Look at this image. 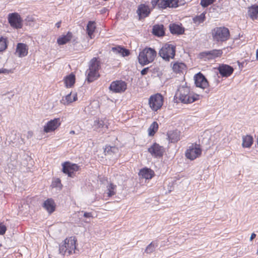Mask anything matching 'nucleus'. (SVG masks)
<instances>
[{
	"mask_svg": "<svg viewBox=\"0 0 258 258\" xmlns=\"http://www.w3.org/2000/svg\"><path fill=\"white\" fill-rule=\"evenodd\" d=\"M248 14L252 20L257 19L258 6H252L250 7L248 9Z\"/></svg>",
	"mask_w": 258,
	"mask_h": 258,
	"instance_id": "obj_28",
	"label": "nucleus"
},
{
	"mask_svg": "<svg viewBox=\"0 0 258 258\" xmlns=\"http://www.w3.org/2000/svg\"><path fill=\"white\" fill-rule=\"evenodd\" d=\"M79 166L76 164H72L69 162L62 164V171L67 174L69 176L72 177L74 172L78 171Z\"/></svg>",
	"mask_w": 258,
	"mask_h": 258,
	"instance_id": "obj_11",
	"label": "nucleus"
},
{
	"mask_svg": "<svg viewBox=\"0 0 258 258\" xmlns=\"http://www.w3.org/2000/svg\"><path fill=\"white\" fill-rule=\"evenodd\" d=\"M167 2H168V4L169 6L168 7H176L178 6L177 4V0H167Z\"/></svg>",
	"mask_w": 258,
	"mask_h": 258,
	"instance_id": "obj_41",
	"label": "nucleus"
},
{
	"mask_svg": "<svg viewBox=\"0 0 258 258\" xmlns=\"http://www.w3.org/2000/svg\"><path fill=\"white\" fill-rule=\"evenodd\" d=\"M222 54V51L221 50L213 49L210 51L202 52L200 53V56L203 58H205L208 59H212L221 56Z\"/></svg>",
	"mask_w": 258,
	"mask_h": 258,
	"instance_id": "obj_15",
	"label": "nucleus"
},
{
	"mask_svg": "<svg viewBox=\"0 0 258 258\" xmlns=\"http://www.w3.org/2000/svg\"><path fill=\"white\" fill-rule=\"evenodd\" d=\"M6 227L2 223H0V235H3L6 231Z\"/></svg>",
	"mask_w": 258,
	"mask_h": 258,
	"instance_id": "obj_42",
	"label": "nucleus"
},
{
	"mask_svg": "<svg viewBox=\"0 0 258 258\" xmlns=\"http://www.w3.org/2000/svg\"><path fill=\"white\" fill-rule=\"evenodd\" d=\"M158 2L159 0H152L151 3L153 7L155 8L156 6L158 7Z\"/></svg>",
	"mask_w": 258,
	"mask_h": 258,
	"instance_id": "obj_46",
	"label": "nucleus"
},
{
	"mask_svg": "<svg viewBox=\"0 0 258 258\" xmlns=\"http://www.w3.org/2000/svg\"><path fill=\"white\" fill-rule=\"evenodd\" d=\"M157 52L153 48H145L141 51L138 56V60L142 66L146 65L154 61Z\"/></svg>",
	"mask_w": 258,
	"mask_h": 258,
	"instance_id": "obj_3",
	"label": "nucleus"
},
{
	"mask_svg": "<svg viewBox=\"0 0 258 258\" xmlns=\"http://www.w3.org/2000/svg\"><path fill=\"white\" fill-rule=\"evenodd\" d=\"M215 0H201L200 4L203 7H207L212 4Z\"/></svg>",
	"mask_w": 258,
	"mask_h": 258,
	"instance_id": "obj_40",
	"label": "nucleus"
},
{
	"mask_svg": "<svg viewBox=\"0 0 258 258\" xmlns=\"http://www.w3.org/2000/svg\"><path fill=\"white\" fill-rule=\"evenodd\" d=\"M149 152L155 157H162L164 152V149L162 146L157 143H154L148 149Z\"/></svg>",
	"mask_w": 258,
	"mask_h": 258,
	"instance_id": "obj_13",
	"label": "nucleus"
},
{
	"mask_svg": "<svg viewBox=\"0 0 258 258\" xmlns=\"http://www.w3.org/2000/svg\"><path fill=\"white\" fill-rule=\"evenodd\" d=\"M93 126L95 130L108 127L107 125L104 122V121L100 119L95 120Z\"/></svg>",
	"mask_w": 258,
	"mask_h": 258,
	"instance_id": "obj_34",
	"label": "nucleus"
},
{
	"mask_svg": "<svg viewBox=\"0 0 258 258\" xmlns=\"http://www.w3.org/2000/svg\"><path fill=\"white\" fill-rule=\"evenodd\" d=\"M75 82V76L71 74L67 76L64 79V83L67 87H71Z\"/></svg>",
	"mask_w": 258,
	"mask_h": 258,
	"instance_id": "obj_29",
	"label": "nucleus"
},
{
	"mask_svg": "<svg viewBox=\"0 0 258 258\" xmlns=\"http://www.w3.org/2000/svg\"><path fill=\"white\" fill-rule=\"evenodd\" d=\"M202 153V149L200 145L198 144H192L188 147L185 152V156L187 158L193 160L199 157Z\"/></svg>",
	"mask_w": 258,
	"mask_h": 258,
	"instance_id": "obj_8",
	"label": "nucleus"
},
{
	"mask_svg": "<svg viewBox=\"0 0 258 258\" xmlns=\"http://www.w3.org/2000/svg\"><path fill=\"white\" fill-rule=\"evenodd\" d=\"M8 19L11 26L15 29H20L23 26V20L20 15L17 13H10Z\"/></svg>",
	"mask_w": 258,
	"mask_h": 258,
	"instance_id": "obj_9",
	"label": "nucleus"
},
{
	"mask_svg": "<svg viewBox=\"0 0 258 258\" xmlns=\"http://www.w3.org/2000/svg\"><path fill=\"white\" fill-rule=\"evenodd\" d=\"M255 237L256 234L254 233H252L250 237V240L252 241Z\"/></svg>",
	"mask_w": 258,
	"mask_h": 258,
	"instance_id": "obj_48",
	"label": "nucleus"
},
{
	"mask_svg": "<svg viewBox=\"0 0 258 258\" xmlns=\"http://www.w3.org/2000/svg\"><path fill=\"white\" fill-rule=\"evenodd\" d=\"M256 56L257 59H258V49L256 50Z\"/></svg>",
	"mask_w": 258,
	"mask_h": 258,
	"instance_id": "obj_50",
	"label": "nucleus"
},
{
	"mask_svg": "<svg viewBox=\"0 0 258 258\" xmlns=\"http://www.w3.org/2000/svg\"><path fill=\"white\" fill-rule=\"evenodd\" d=\"M218 70L222 76L226 77L230 76L233 72V69L227 64L220 65L218 68Z\"/></svg>",
	"mask_w": 258,
	"mask_h": 258,
	"instance_id": "obj_18",
	"label": "nucleus"
},
{
	"mask_svg": "<svg viewBox=\"0 0 258 258\" xmlns=\"http://www.w3.org/2000/svg\"><path fill=\"white\" fill-rule=\"evenodd\" d=\"M43 207L49 214H51L54 211L55 205L52 199H48L44 201Z\"/></svg>",
	"mask_w": 258,
	"mask_h": 258,
	"instance_id": "obj_20",
	"label": "nucleus"
},
{
	"mask_svg": "<svg viewBox=\"0 0 258 258\" xmlns=\"http://www.w3.org/2000/svg\"><path fill=\"white\" fill-rule=\"evenodd\" d=\"M100 68V62L96 57H93L89 62V67L86 71V79L89 83L97 80L100 76L99 70Z\"/></svg>",
	"mask_w": 258,
	"mask_h": 258,
	"instance_id": "obj_1",
	"label": "nucleus"
},
{
	"mask_svg": "<svg viewBox=\"0 0 258 258\" xmlns=\"http://www.w3.org/2000/svg\"><path fill=\"white\" fill-rule=\"evenodd\" d=\"M60 22H57L56 24V26L57 28H59L60 27Z\"/></svg>",
	"mask_w": 258,
	"mask_h": 258,
	"instance_id": "obj_49",
	"label": "nucleus"
},
{
	"mask_svg": "<svg viewBox=\"0 0 258 258\" xmlns=\"http://www.w3.org/2000/svg\"><path fill=\"white\" fill-rule=\"evenodd\" d=\"M137 13L140 20L147 17L150 13V10L148 6L141 4L138 6Z\"/></svg>",
	"mask_w": 258,
	"mask_h": 258,
	"instance_id": "obj_16",
	"label": "nucleus"
},
{
	"mask_svg": "<svg viewBox=\"0 0 258 258\" xmlns=\"http://www.w3.org/2000/svg\"><path fill=\"white\" fill-rule=\"evenodd\" d=\"M7 47V40L3 37H0V52L5 50Z\"/></svg>",
	"mask_w": 258,
	"mask_h": 258,
	"instance_id": "obj_37",
	"label": "nucleus"
},
{
	"mask_svg": "<svg viewBox=\"0 0 258 258\" xmlns=\"http://www.w3.org/2000/svg\"><path fill=\"white\" fill-rule=\"evenodd\" d=\"M76 249V240L72 237L66 238L63 242L59 245V253L64 254H71L75 252Z\"/></svg>",
	"mask_w": 258,
	"mask_h": 258,
	"instance_id": "obj_4",
	"label": "nucleus"
},
{
	"mask_svg": "<svg viewBox=\"0 0 258 258\" xmlns=\"http://www.w3.org/2000/svg\"><path fill=\"white\" fill-rule=\"evenodd\" d=\"M72 38V33L70 32H68L66 35H63L58 38L57 41L59 45H63L70 41Z\"/></svg>",
	"mask_w": 258,
	"mask_h": 258,
	"instance_id": "obj_27",
	"label": "nucleus"
},
{
	"mask_svg": "<svg viewBox=\"0 0 258 258\" xmlns=\"http://www.w3.org/2000/svg\"><path fill=\"white\" fill-rule=\"evenodd\" d=\"M205 14L203 13L200 15L197 16L193 18L194 23L197 26L205 20Z\"/></svg>",
	"mask_w": 258,
	"mask_h": 258,
	"instance_id": "obj_35",
	"label": "nucleus"
},
{
	"mask_svg": "<svg viewBox=\"0 0 258 258\" xmlns=\"http://www.w3.org/2000/svg\"><path fill=\"white\" fill-rule=\"evenodd\" d=\"M253 139L251 136L247 135L242 137V146L243 148H250L253 144Z\"/></svg>",
	"mask_w": 258,
	"mask_h": 258,
	"instance_id": "obj_25",
	"label": "nucleus"
},
{
	"mask_svg": "<svg viewBox=\"0 0 258 258\" xmlns=\"http://www.w3.org/2000/svg\"><path fill=\"white\" fill-rule=\"evenodd\" d=\"M70 134H75V131H71L70 132Z\"/></svg>",
	"mask_w": 258,
	"mask_h": 258,
	"instance_id": "obj_51",
	"label": "nucleus"
},
{
	"mask_svg": "<svg viewBox=\"0 0 258 258\" xmlns=\"http://www.w3.org/2000/svg\"><path fill=\"white\" fill-rule=\"evenodd\" d=\"M168 2L165 0H159L158 8L161 9H166L169 6Z\"/></svg>",
	"mask_w": 258,
	"mask_h": 258,
	"instance_id": "obj_39",
	"label": "nucleus"
},
{
	"mask_svg": "<svg viewBox=\"0 0 258 258\" xmlns=\"http://www.w3.org/2000/svg\"><path fill=\"white\" fill-rule=\"evenodd\" d=\"M157 246V244L156 243L154 242H152L147 246L145 252H146L147 253H151L155 250Z\"/></svg>",
	"mask_w": 258,
	"mask_h": 258,
	"instance_id": "obj_36",
	"label": "nucleus"
},
{
	"mask_svg": "<svg viewBox=\"0 0 258 258\" xmlns=\"http://www.w3.org/2000/svg\"><path fill=\"white\" fill-rule=\"evenodd\" d=\"M194 79L197 87L204 89L208 86V82L206 78L202 73L197 74L195 76Z\"/></svg>",
	"mask_w": 258,
	"mask_h": 258,
	"instance_id": "obj_14",
	"label": "nucleus"
},
{
	"mask_svg": "<svg viewBox=\"0 0 258 258\" xmlns=\"http://www.w3.org/2000/svg\"><path fill=\"white\" fill-rule=\"evenodd\" d=\"M53 185L55 186L58 187L59 188H61L62 186V185L60 182V180L59 178H57L55 181L53 182Z\"/></svg>",
	"mask_w": 258,
	"mask_h": 258,
	"instance_id": "obj_43",
	"label": "nucleus"
},
{
	"mask_svg": "<svg viewBox=\"0 0 258 258\" xmlns=\"http://www.w3.org/2000/svg\"><path fill=\"white\" fill-rule=\"evenodd\" d=\"M116 186L112 183H109L107 186V194L110 197L115 195Z\"/></svg>",
	"mask_w": 258,
	"mask_h": 258,
	"instance_id": "obj_33",
	"label": "nucleus"
},
{
	"mask_svg": "<svg viewBox=\"0 0 258 258\" xmlns=\"http://www.w3.org/2000/svg\"><path fill=\"white\" fill-rule=\"evenodd\" d=\"M117 150V149L115 147H112V146H106V147L104 149V153L105 155L107 154H111V153H114L115 152V151Z\"/></svg>",
	"mask_w": 258,
	"mask_h": 258,
	"instance_id": "obj_38",
	"label": "nucleus"
},
{
	"mask_svg": "<svg viewBox=\"0 0 258 258\" xmlns=\"http://www.w3.org/2000/svg\"><path fill=\"white\" fill-rule=\"evenodd\" d=\"M169 30L173 34L181 35L184 32V28L182 27L181 24H171L169 25Z\"/></svg>",
	"mask_w": 258,
	"mask_h": 258,
	"instance_id": "obj_19",
	"label": "nucleus"
},
{
	"mask_svg": "<svg viewBox=\"0 0 258 258\" xmlns=\"http://www.w3.org/2000/svg\"><path fill=\"white\" fill-rule=\"evenodd\" d=\"M176 47L174 45L169 44H165L159 51V55L165 61H169L170 59L174 58L175 55Z\"/></svg>",
	"mask_w": 258,
	"mask_h": 258,
	"instance_id": "obj_5",
	"label": "nucleus"
},
{
	"mask_svg": "<svg viewBox=\"0 0 258 258\" xmlns=\"http://www.w3.org/2000/svg\"><path fill=\"white\" fill-rule=\"evenodd\" d=\"M28 46L24 43H18L16 50V54L20 57L26 56L28 54Z\"/></svg>",
	"mask_w": 258,
	"mask_h": 258,
	"instance_id": "obj_17",
	"label": "nucleus"
},
{
	"mask_svg": "<svg viewBox=\"0 0 258 258\" xmlns=\"http://www.w3.org/2000/svg\"><path fill=\"white\" fill-rule=\"evenodd\" d=\"M158 124L157 122L154 121L149 126L148 131V135L150 136H153L156 133V132L158 131Z\"/></svg>",
	"mask_w": 258,
	"mask_h": 258,
	"instance_id": "obj_32",
	"label": "nucleus"
},
{
	"mask_svg": "<svg viewBox=\"0 0 258 258\" xmlns=\"http://www.w3.org/2000/svg\"><path fill=\"white\" fill-rule=\"evenodd\" d=\"M153 34L157 36L160 37L165 35L164 26L162 24L155 25L152 29Z\"/></svg>",
	"mask_w": 258,
	"mask_h": 258,
	"instance_id": "obj_23",
	"label": "nucleus"
},
{
	"mask_svg": "<svg viewBox=\"0 0 258 258\" xmlns=\"http://www.w3.org/2000/svg\"><path fill=\"white\" fill-rule=\"evenodd\" d=\"M185 68V65L182 62H176L173 64L172 69L175 73L182 72Z\"/></svg>",
	"mask_w": 258,
	"mask_h": 258,
	"instance_id": "obj_30",
	"label": "nucleus"
},
{
	"mask_svg": "<svg viewBox=\"0 0 258 258\" xmlns=\"http://www.w3.org/2000/svg\"><path fill=\"white\" fill-rule=\"evenodd\" d=\"M163 97L159 93L151 95L148 100L149 107L153 111L160 109L163 104Z\"/></svg>",
	"mask_w": 258,
	"mask_h": 258,
	"instance_id": "obj_7",
	"label": "nucleus"
},
{
	"mask_svg": "<svg viewBox=\"0 0 258 258\" xmlns=\"http://www.w3.org/2000/svg\"><path fill=\"white\" fill-rule=\"evenodd\" d=\"M149 70V68L148 67L143 69L141 71V75L143 76L146 75L147 74V73L148 72Z\"/></svg>",
	"mask_w": 258,
	"mask_h": 258,
	"instance_id": "obj_45",
	"label": "nucleus"
},
{
	"mask_svg": "<svg viewBox=\"0 0 258 258\" xmlns=\"http://www.w3.org/2000/svg\"><path fill=\"white\" fill-rule=\"evenodd\" d=\"M180 132L175 130L168 133V138L171 143H176L180 140Z\"/></svg>",
	"mask_w": 258,
	"mask_h": 258,
	"instance_id": "obj_24",
	"label": "nucleus"
},
{
	"mask_svg": "<svg viewBox=\"0 0 258 258\" xmlns=\"http://www.w3.org/2000/svg\"><path fill=\"white\" fill-rule=\"evenodd\" d=\"M96 28L95 24L94 21H89L87 26V31L88 35L92 38V35L93 34Z\"/></svg>",
	"mask_w": 258,
	"mask_h": 258,
	"instance_id": "obj_31",
	"label": "nucleus"
},
{
	"mask_svg": "<svg viewBox=\"0 0 258 258\" xmlns=\"http://www.w3.org/2000/svg\"><path fill=\"white\" fill-rule=\"evenodd\" d=\"M84 217L85 218H90L92 217V215L91 213L84 212Z\"/></svg>",
	"mask_w": 258,
	"mask_h": 258,
	"instance_id": "obj_47",
	"label": "nucleus"
},
{
	"mask_svg": "<svg viewBox=\"0 0 258 258\" xmlns=\"http://www.w3.org/2000/svg\"><path fill=\"white\" fill-rule=\"evenodd\" d=\"M139 175L146 179H150L154 175V172L151 169L145 168L140 171Z\"/></svg>",
	"mask_w": 258,
	"mask_h": 258,
	"instance_id": "obj_21",
	"label": "nucleus"
},
{
	"mask_svg": "<svg viewBox=\"0 0 258 258\" xmlns=\"http://www.w3.org/2000/svg\"><path fill=\"white\" fill-rule=\"evenodd\" d=\"M111 50L115 54H119L122 56H126L129 55L130 52L128 50L120 46L112 47Z\"/></svg>",
	"mask_w": 258,
	"mask_h": 258,
	"instance_id": "obj_26",
	"label": "nucleus"
},
{
	"mask_svg": "<svg viewBox=\"0 0 258 258\" xmlns=\"http://www.w3.org/2000/svg\"><path fill=\"white\" fill-rule=\"evenodd\" d=\"M175 97L181 102L191 103L197 99L198 95H194L190 92L189 88L187 86H180L175 94Z\"/></svg>",
	"mask_w": 258,
	"mask_h": 258,
	"instance_id": "obj_2",
	"label": "nucleus"
},
{
	"mask_svg": "<svg viewBox=\"0 0 258 258\" xmlns=\"http://www.w3.org/2000/svg\"><path fill=\"white\" fill-rule=\"evenodd\" d=\"M127 88V84L122 80L113 81L110 85L109 89L110 91L115 93L124 92Z\"/></svg>",
	"mask_w": 258,
	"mask_h": 258,
	"instance_id": "obj_10",
	"label": "nucleus"
},
{
	"mask_svg": "<svg viewBox=\"0 0 258 258\" xmlns=\"http://www.w3.org/2000/svg\"><path fill=\"white\" fill-rule=\"evenodd\" d=\"M77 99V96L76 93L71 92L68 94L64 98H62L61 100V102L63 104H68L74 101H75Z\"/></svg>",
	"mask_w": 258,
	"mask_h": 258,
	"instance_id": "obj_22",
	"label": "nucleus"
},
{
	"mask_svg": "<svg viewBox=\"0 0 258 258\" xmlns=\"http://www.w3.org/2000/svg\"><path fill=\"white\" fill-rule=\"evenodd\" d=\"M10 72H11L10 70H7L6 69H0V74H8Z\"/></svg>",
	"mask_w": 258,
	"mask_h": 258,
	"instance_id": "obj_44",
	"label": "nucleus"
},
{
	"mask_svg": "<svg viewBox=\"0 0 258 258\" xmlns=\"http://www.w3.org/2000/svg\"><path fill=\"white\" fill-rule=\"evenodd\" d=\"M60 125V119L54 118L48 121L44 126L43 131L45 133H48L54 131Z\"/></svg>",
	"mask_w": 258,
	"mask_h": 258,
	"instance_id": "obj_12",
	"label": "nucleus"
},
{
	"mask_svg": "<svg viewBox=\"0 0 258 258\" xmlns=\"http://www.w3.org/2000/svg\"><path fill=\"white\" fill-rule=\"evenodd\" d=\"M212 36L214 40L217 41H225L230 37L229 29L225 27H219L212 30Z\"/></svg>",
	"mask_w": 258,
	"mask_h": 258,
	"instance_id": "obj_6",
	"label": "nucleus"
}]
</instances>
